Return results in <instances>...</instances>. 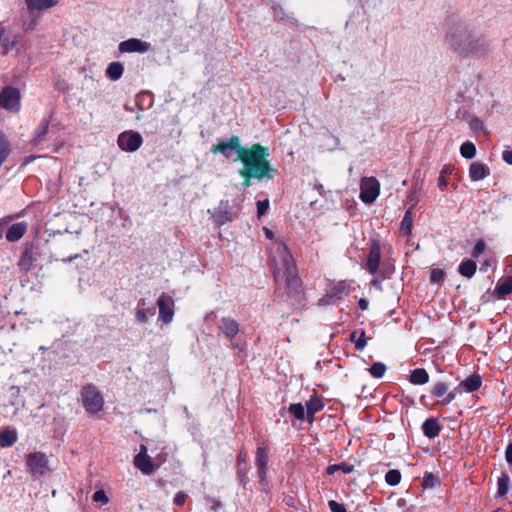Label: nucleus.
I'll use <instances>...</instances> for the list:
<instances>
[{
  "label": "nucleus",
  "mask_w": 512,
  "mask_h": 512,
  "mask_svg": "<svg viewBox=\"0 0 512 512\" xmlns=\"http://www.w3.org/2000/svg\"><path fill=\"white\" fill-rule=\"evenodd\" d=\"M37 258V247L33 243H26L17 265L21 271L27 273L32 270Z\"/></svg>",
  "instance_id": "9b49d317"
},
{
  "label": "nucleus",
  "mask_w": 512,
  "mask_h": 512,
  "mask_svg": "<svg viewBox=\"0 0 512 512\" xmlns=\"http://www.w3.org/2000/svg\"><path fill=\"white\" fill-rule=\"evenodd\" d=\"M218 328L229 340L234 339L239 333V323L231 317H222Z\"/></svg>",
  "instance_id": "dca6fc26"
},
{
  "label": "nucleus",
  "mask_w": 512,
  "mask_h": 512,
  "mask_svg": "<svg viewBox=\"0 0 512 512\" xmlns=\"http://www.w3.org/2000/svg\"><path fill=\"white\" fill-rule=\"evenodd\" d=\"M408 198L412 201L414 200V192H411L408 196Z\"/></svg>",
  "instance_id": "6e6d98bb"
},
{
  "label": "nucleus",
  "mask_w": 512,
  "mask_h": 512,
  "mask_svg": "<svg viewBox=\"0 0 512 512\" xmlns=\"http://www.w3.org/2000/svg\"><path fill=\"white\" fill-rule=\"evenodd\" d=\"M270 266L276 282L284 281L288 294L297 296L302 291V281L297 266L287 245L281 241L274 243L271 249Z\"/></svg>",
  "instance_id": "7ed1b4c3"
},
{
  "label": "nucleus",
  "mask_w": 512,
  "mask_h": 512,
  "mask_svg": "<svg viewBox=\"0 0 512 512\" xmlns=\"http://www.w3.org/2000/svg\"><path fill=\"white\" fill-rule=\"evenodd\" d=\"M460 154L466 159H472L476 155V147L471 141L464 142L460 147Z\"/></svg>",
  "instance_id": "72a5a7b5"
},
{
  "label": "nucleus",
  "mask_w": 512,
  "mask_h": 512,
  "mask_svg": "<svg viewBox=\"0 0 512 512\" xmlns=\"http://www.w3.org/2000/svg\"><path fill=\"white\" fill-rule=\"evenodd\" d=\"M445 279V272L440 268H434L430 273V282L436 284H442Z\"/></svg>",
  "instance_id": "e433bc0d"
},
{
  "label": "nucleus",
  "mask_w": 512,
  "mask_h": 512,
  "mask_svg": "<svg viewBox=\"0 0 512 512\" xmlns=\"http://www.w3.org/2000/svg\"><path fill=\"white\" fill-rule=\"evenodd\" d=\"M187 500V494L183 491H179L175 494L173 503L177 506H183Z\"/></svg>",
  "instance_id": "37998d69"
},
{
  "label": "nucleus",
  "mask_w": 512,
  "mask_h": 512,
  "mask_svg": "<svg viewBox=\"0 0 512 512\" xmlns=\"http://www.w3.org/2000/svg\"><path fill=\"white\" fill-rule=\"evenodd\" d=\"M401 472L397 469L389 470L385 475V481L390 486H396L401 481Z\"/></svg>",
  "instance_id": "f704fd0d"
},
{
  "label": "nucleus",
  "mask_w": 512,
  "mask_h": 512,
  "mask_svg": "<svg viewBox=\"0 0 512 512\" xmlns=\"http://www.w3.org/2000/svg\"><path fill=\"white\" fill-rule=\"evenodd\" d=\"M424 398H425V396H424V395H423V396H421L420 401H421V402H423Z\"/></svg>",
  "instance_id": "bf43d9fd"
},
{
  "label": "nucleus",
  "mask_w": 512,
  "mask_h": 512,
  "mask_svg": "<svg viewBox=\"0 0 512 512\" xmlns=\"http://www.w3.org/2000/svg\"><path fill=\"white\" fill-rule=\"evenodd\" d=\"M92 499L94 502H101L103 504H107L109 502V498L104 490L95 491L92 495Z\"/></svg>",
  "instance_id": "a19ab883"
},
{
  "label": "nucleus",
  "mask_w": 512,
  "mask_h": 512,
  "mask_svg": "<svg viewBox=\"0 0 512 512\" xmlns=\"http://www.w3.org/2000/svg\"><path fill=\"white\" fill-rule=\"evenodd\" d=\"M134 465L145 475L154 471V465L151 457L147 454L146 446L141 445L140 452L134 457Z\"/></svg>",
  "instance_id": "4468645a"
},
{
  "label": "nucleus",
  "mask_w": 512,
  "mask_h": 512,
  "mask_svg": "<svg viewBox=\"0 0 512 512\" xmlns=\"http://www.w3.org/2000/svg\"><path fill=\"white\" fill-rule=\"evenodd\" d=\"M380 193V184L375 177H365L360 184V199L366 204L373 203Z\"/></svg>",
  "instance_id": "423d86ee"
},
{
  "label": "nucleus",
  "mask_w": 512,
  "mask_h": 512,
  "mask_svg": "<svg viewBox=\"0 0 512 512\" xmlns=\"http://www.w3.org/2000/svg\"><path fill=\"white\" fill-rule=\"evenodd\" d=\"M77 257H78V255H77V254H76V255H74V256H70V257L68 258V261H72V260L76 259Z\"/></svg>",
  "instance_id": "4d7b16f0"
},
{
  "label": "nucleus",
  "mask_w": 512,
  "mask_h": 512,
  "mask_svg": "<svg viewBox=\"0 0 512 512\" xmlns=\"http://www.w3.org/2000/svg\"><path fill=\"white\" fill-rule=\"evenodd\" d=\"M342 471L345 474H350L354 470V466L352 464L340 463V464H332L329 465L326 469V473L328 475H333L336 471Z\"/></svg>",
  "instance_id": "2f4dec72"
},
{
  "label": "nucleus",
  "mask_w": 512,
  "mask_h": 512,
  "mask_svg": "<svg viewBox=\"0 0 512 512\" xmlns=\"http://www.w3.org/2000/svg\"><path fill=\"white\" fill-rule=\"evenodd\" d=\"M256 205H257L258 216L261 217L264 214H266V212L269 208V200L265 199V200L257 201Z\"/></svg>",
  "instance_id": "79ce46f5"
},
{
  "label": "nucleus",
  "mask_w": 512,
  "mask_h": 512,
  "mask_svg": "<svg viewBox=\"0 0 512 512\" xmlns=\"http://www.w3.org/2000/svg\"><path fill=\"white\" fill-rule=\"evenodd\" d=\"M453 169H454V167L452 165H445L442 168L440 175H443L446 177L447 175H450L453 172Z\"/></svg>",
  "instance_id": "8fccbe9b"
},
{
  "label": "nucleus",
  "mask_w": 512,
  "mask_h": 512,
  "mask_svg": "<svg viewBox=\"0 0 512 512\" xmlns=\"http://www.w3.org/2000/svg\"><path fill=\"white\" fill-rule=\"evenodd\" d=\"M489 174V168L478 161L472 162L469 167V177L472 181H480Z\"/></svg>",
  "instance_id": "6ab92c4d"
},
{
  "label": "nucleus",
  "mask_w": 512,
  "mask_h": 512,
  "mask_svg": "<svg viewBox=\"0 0 512 512\" xmlns=\"http://www.w3.org/2000/svg\"><path fill=\"white\" fill-rule=\"evenodd\" d=\"M366 337H365V331L364 330H361L360 332V336L357 338V340H355V348L356 350H363L364 347L366 346Z\"/></svg>",
  "instance_id": "c03bdc74"
},
{
  "label": "nucleus",
  "mask_w": 512,
  "mask_h": 512,
  "mask_svg": "<svg viewBox=\"0 0 512 512\" xmlns=\"http://www.w3.org/2000/svg\"><path fill=\"white\" fill-rule=\"evenodd\" d=\"M28 10L42 11L58 5V0H25Z\"/></svg>",
  "instance_id": "412c9836"
},
{
  "label": "nucleus",
  "mask_w": 512,
  "mask_h": 512,
  "mask_svg": "<svg viewBox=\"0 0 512 512\" xmlns=\"http://www.w3.org/2000/svg\"><path fill=\"white\" fill-rule=\"evenodd\" d=\"M0 107L13 113L21 108V94L19 89L13 86H5L0 92Z\"/></svg>",
  "instance_id": "39448f33"
},
{
  "label": "nucleus",
  "mask_w": 512,
  "mask_h": 512,
  "mask_svg": "<svg viewBox=\"0 0 512 512\" xmlns=\"http://www.w3.org/2000/svg\"><path fill=\"white\" fill-rule=\"evenodd\" d=\"M231 150L235 151L243 167L238 171L243 181V188L252 185V180L262 181L274 179L277 169L269 161V149L260 143H254L250 147H243L240 138L233 135L228 141L219 140L210 151L213 154H222L225 158L231 157Z\"/></svg>",
  "instance_id": "f257e3e1"
},
{
  "label": "nucleus",
  "mask_w": 512,
  "mask_h": 512,
  "mask_svg": "<svg viewBox=\"0 0 512 512\" xmlns=\"http://www.w3.org/2000/svg\"><path fill=\"white\" fill-rule=\"evenodd\" d=\"M359 307L362 309V310H366L368 308V301L366 299H360L359 300Z\"/></svg>",
  "instance_id": "3c124183"
},
{
  "label": "nucleus",
  "mask_w": 512,
  "mask_h": 512,
  "mask_svg": "<svg viewBox=\"0 0 512 512\" xmlns=\"http://www.w3.org/2000/svg\"><path fill=\"white\" fill-rule=\"evenodd\" d=\"M438 482L437 477H435L432 473L426 472L423 477V486L425 488H432Z\"/></svg>",
  "instance_id": "ea45409f"
},
{
  "label": "nucleus",
  "mask_w": 512,
  "mask_h": 512,
  "mask_svg": "<svg viewBox=\"0 0 512 512\" xmlns=\"http://www.w3.org/2000/svg\"><path fill=\"white\" fill-rule=\"evenodd\" d=\"M440 431L441 426L436 418H428L422 424V432L427 438H436Z\"/></svg>",
  "instance_id": "aec40b11"
},
{
  "label": "nucleus",
  "mask_w": 512,
  "mask_h": 512,
  "mask_svg": "<svg viewBox=\"0 0 512 512\" xmlns=\"http://www.w3.org/2000/svg\"><path fill=\"white\" fill-rule=\"evenodd\" d=\"M157 306L159 308V321L166 325L171 323L174 317L173 298L166 293H162L157 300Z\"/></svg>",
  "instance_id": "1a4fd4ad"
},
{
  "label": "nucleus",
  "mask_w": 512,
  "mask_h": 512,
  "mask_svg": "<svg viewBox=\"0 0 512 512\" xmlns=\"http://www.w3.org/2000/svg\"><path fill=\"white\" fill-rule=\"evenodd\" d=\"M356 335H357V331L352 332V333H351V335H350V339H351V341H353L354 343H355V340H357V339H356Z\"/></svg>",
  "instance_id": "5fc2aeb1"
},
{
  "label": "nucleus",
  "mask_w": 512,
  "mask_h": 512,
  "mask_svg": "<svg viewBox=\"0 0 512 512\" xmlns=\"http://www.w3.org/2000/svg\"><path fill=\"white\" fill-rule=\"evenodd\" d=\"M505 459L509 464H512V443L508 444L506 447Z\"/></svg>",
  "instance_id": "09e8293b"
},
{
  "label": "nucleus",
  "mask_w": 512,
  "mask_h": 512,
  "mask_svg": "<svg viewBox=\"0 0 512 512\" xmlns=\"http://www.w3.org/2000/svg\"><path fill=\"white\" fill-rule=\"evenodd\" d=\"M324 408V403L322 399L314 393L311 395L310 399L305 404L306 414H307V421L309 423H312L315 419V414L319 411H321Z\"/></svg>",
  "instance_id": "a211bd4d"
},
{
  "label": "nucleus",
  "mask_w": 512,
  "mask_h": 512,
  "mask_svg": "<svg viewBox=\"0 0 512 512\" xmlns=\"http://www.w3.org/2000/svg\"><path fill=\"white\" fill-rule=\"evenodd\" d=\"M502 159L509 165H512V150H504L502 153Z\"/></svg>",
  "instance_id": "49530a36"
},
{
  "label": "nucleus",
  "mask_w": 512,
  "mask_h": 512,
  "mask_svg": "<svg viewBox=\"0 0 512 512\" xmlns=\"http://www.w3.org/2000/svg\"><path fill=\"white\" fill-rule=\"evenodd\" d=\"M430 395L438 398L437 404L441 406L449 405L455 398V391H449V385L445 382L438 381L430 389Z\"/></svg>",
  "instance_id": "9d476101"
},
{
  "label": "nucleus",
  "mask_w": 512,
  "mask_h": 512,
  "mask_svg": "<svg viewBox=\"0 0 512 512\" xmlns=\"http://www.w3.org/2000/svg\"><path fill=\"white\" fill-rule=\"evenodd\" d=\"M438 186L439 188L443 191L447 188L448 186V180L445 176L443 175H440L439 178H438Z\"/></svg>",
  "instance_id": "de8ad7c7"
},
{
  "label": "nucleus",
  "mask_w": 512,
  "mask_h": 512,
  "mask_svg": "<svg viewBox=\"0 0 512 512\" xmlns=\"http://www.w3.org/2000/svg\"><path fill=\"white\" fill-rule=\"evenodd\" d=\"M118 49L121 53H145L150 49V44L137 38H131L122 41L119 44Z\"/></svg>",
  "instance_id": "2eb2a0df"
},
{
  "label": "nucleus",
  "mask_w": 512,
  "mask_h": 512,
  "mask_svg": "<svg viewBox=\"0 0 512 512\" xmlns=\"http://www.w3.org/2000/svg\"><path fill=\"white\" fill-rule=\"evenodd\" d=\"M495 293L498 298H504L512 293V276H508L496 284Z\"/></svg>",
  "instance_id": "4be33fe9"
},
{
  "label": "nucleus",
  "mask_w": 512,
  "mask_h": 512,
  "mask_svg": "<svg viewBox=\"0 0 512 512\" xmlns=\"http://www.w3.org/2000/svg\"><path fill=\"white\" fill-rule=\"evenodd\" d=\"M27 230V222L21 221L14 223L6 231V240L9 242H17L26 234Z\"/></svg>",
  "instance_id": "f3484780"
},
{
  "label": "nucleus",
  "mask_w": 512,
  "mask_h": 512,
  "mask_svg": "<svg viewBox=\"0 0 512 512\" xmlns=\"http://www.w3.org/2000/svg\"><path fill=\"white\" fill-rule=\"evenodd\" d=\"M123 73L124 66L121 62H111L106 69L107 77L113 81L120 79Z\"/></svg>",
  "instance_id": "bb28decb"
},
{
  "label": "nucleus",
  "mask_w": 512,
  "mask_h": 512,
  "mask_svg": "<svg viewBox=\"0 0 512 512\" xmlns=\"http://www.w3.org/2000/svg\"><path fill=\"white\" fill-rule=\"evenodd\" d=\"M125 110H126V111H129V112H132V111H133V108H130V107H128V106H125Z\"/></svg>",
  "instance_id": "13d9d810"
},
{
  "label": "nucleus",
  "mask_w": 512,
  "mask_h": 512,
  "mask_svg": "<svg viewBox=\"0 0 512 512\" xmlns=\"http://www.w3.org/2000/svg\"><path fill=\"white\" fill-rule=\"evenodd\" d=\"M117 143L121 150L135 152L141 147L143 139L138 132L125 131L118 136Z\"/></svg>",
  "instance_id": "0eeeda50"
},
{
  "label": "nucleus",
  "mask_w": 512,
  "mask_h": 512,
  "mask_svg": "<svg viewBox=\"0 0 512 512\" xmlns=\"http://www.w3.org/2000/svg\"><path fill=\"white\" fill-rule=\"evenodd\" d=\"M444 25L446 41L453 51L464 56L484 54L487 51L488 46L485 40L475 36L457 16H448Z\"/></svg>",
  "instance_id": "f03ea898"
},
{
  "label": "nucleus",
  "mask_w": 512,
  "mask_h": 512,
  "mask_svg": "<svg viewBox=\"0 0 512 512\" xmlns=\"http://www.w3.org/2000/svg\"><path fill=\"white\" fill-rule=\"evenodd\" d=\"M328 505L331 512H347L345 506L335 500L329 501Z\"/></svg>",
  "instance_id": "a18cd8bd"
},
{
  "label": "nucleus",
  "mask_w": 512,
  "mask_h": 512,
  "mask_svg": "<svg viewBox=\"0 0 512 512\" xmlns=\"http://www.w3.org/2000/svg\"><path fill=\"white\" fill-rule=\"evenodd\" d=\"M486 249V243L483 239H480L476 242L474 248L471 251V256L473 258H478Z\"/></svg>",
  "instance_id": "58836bf2"
},
{
  "label": "nucleus",
  "mask_w": 512,
  "mask_h": 512,
  "mask_svg": "<svg viewBox=\"0 0 512 512\" xmlns=\"http://www.w3.org/2000/svg\"><path fill=\"white\" fill-rule=\"evenodd\" d=\"M289 413H291L297 420L303 421L307 419L306 409L302 403H292L288 408Z\"/></svg>",
  "instance_id": "7c9ffc66"
},
{
  "label": "nucleus",
  "mask_w": 512,
  "mask_h": 512,
  "mask_svg": "<svg viewBox=\"0 0 512 512\" xmlns=\"http://www.w3.org/2000/svg\"><path fill=\"white\" fill-rule=\"evenodd\" d=\"M18 435L16 430L5 429L0 431V446L11 447L16 443Z\"/></svg>",
  "instance_id": "a878e982"
},
{
  "label": "nucleus",
  "mask_w": 512,
  "mask_h": 512,
  "mask_svg": "<svg viewBox=\"0 0 512 512\" xmlns=\"http://www.w3.org/2000/svg\"><path fill=\"white\" fill-rule=\"evenodd\" d=\"M381 261V247L376 239L369 240V253L367 256V270L370 274L377 273Z\"/></svg>",
  "instance_id": "f8f14e48"
},
{
  "label": "nucleus",
  "mask_w": 512,
  "mask_h": 512,
  "mask_svg": "<svg viewBox=\"0 0 512 512\" xmlns=\"http://www.w3.org/2000/svg\"><path fill=\"white\" fill-rule=\"evenodd\" d=\"M477 270V264L471 259L463 260L458 266V272L466 278H472Z\"/></svg>",
  "instance_id": "5701e85b"
},
{
  "label": "nucleus",
  "mask_w": 512,
  "mask_h": 512,
  "mask_svg": "<svg viewBox=\"0 0 512 512\" xmlns=\"http://www.w3.org/2000/svg\"><path fill=\"white\" fill-rule=\"evenodd\" d=\"M269 449L266 446H258L255 455V465L261 483L266 482L269 459Z\"/></svg>",
  "instance_id": "ddd939ff"
},
{
  "label": "nucleus",
  "mask_w": 512,
  "mask_h": 512,
  "mask_svg": "<svg viewBox=\"0 0 512 512\" xmlns=\"http://www.w3.org/2000/svg\"><path fill=\"white\" fill-rule=\"evenodd\" d=\"M510 484V477L507 473H502L497 480V496L499 498H505Z\"/></svg>",
  "instance_id": "c756f323"
},
{
  "label": "nucleus",
  "mask_w": 512,
  "mask_h": 512,
  "mask_svg": "<svg viewBox=\"0 0 512 512\" xmlns=\"http://www.w3.org/2000/svg\"><path fill=\"white\" fill-rule=\"evenodd\" d=\"M368 370L372 377L381 378L385 374L386 366L382 362H374Z\"/></svg>",
  "instance_id": "c9c22d12"
},
{
  "label": "nucleus",
  "mask_w": 512,
  "mask_h": 512,
  "mask_svg": "<svg viewBox=\"0 0 512 512\" xmlns=\"http://www.w3.org/2000/svg\"><path fill=\"white\" fill-rule=\"evenodd\" d=\"M413 206L410 207L406 212L400 224V231L404 235L409 236L413 227Z\"/></svg>",
  "instance_id": "cd10ccee"
},
{
  "label": "nucleus",
  "mask_w": 512,
  "mask_h": 512,
  "mask_svg": "<svg viewBox=\"0 0 512 512\" xmlns=\"http://www.w3.org/2000/svg\"><path fill=\"white\" fill-rule=\"evenodd\" d=\"M482 384V379L478 374L470 375L468 378L463 380L460 383V386L463 387L466 392L472 393L477 391Z\"/></svg>",
  "instance_id": "393cba45"
},
{
  "label": "nucleus",
  "mask_w": 512,
  "mask_h": 512,
  "mask_svg": "<svg viewBox=\"0 0 512 512\" xmlns=\"http://www.w3.org/2000/svg\"><path fill=\"white\" fill-rule=\"evenodd\" d=\"M409 381L413 385H424L429 382V374L424 368H416L411 371Z\"/></svg>",
  "instance_id": "b1692460"
},
{
  "label": "nucleus",
  "mask_w": 512,
  "mask_h": 512,
  "mask_svg": "<svg viewBox=\"0 0 512 512\" xmlns=\"http://www.w3.org/2000/svg\"><path fill=\"white\" fill-rule=\"evenodd\" d=\"M264 232H265V235L267 238L269 239H273V232L271 230H269L268 228H264Z\"/></svg>",
  "instance_id": "864d4df0"
},
{
  "label": "nucleus",
  "mask_w": 512,
  "mask_h": 512,
  "mask_svg": "<svg viewBox=\"0 0 512 512\" xmlns=\"http://www.w3.org/2000/svg\"><path fill=\"white\" fill-rule=\"evenodd\" d=\"M48 129H49V120L42 119L34 132V137H33L32 141L35 145L40 144V142L44 139V137L48 133Z\"/></svg>",
  "instance_id": "c85d7f7f"
},
{
  "label": "nucleus",
  "mask_w": 512,
  "mask_h": 512,
  "mask_svg": "<svg viewBox=\"0 0 512 512\" xmlns=\"http://www.w3.org/2000/svg\"><path fill=\"white\" fill-rule=\"evenodd\" d=\"M246 454L240 452L237 456V475L241 483H245L246 479V470L243 467L246 464Z\"/></svg>",
  "instance_id": "473e14b6"
},
{
  "label": "nucleus",
  "mask_w": 512,
  "mask_h": 512,
  "mask_svg": "<svg viewBox=\"0 0 512 512\" xmlns=\"http://www.w3.org/2000/svg\"><path fill=\"white\" fill-rule=\"evenodd\" d=\"M155 314V309H138L136 312V319L141 323H146L148 321V316H153Z\"/></svg>",
  "instance_id": "4c0bfd02"
},
{
  "label": "nucleus",
  "mask_w": 512,
  "mask_h": 512,
  "mask_svg": "<svg viewBox=\"0 0 512 512\" xmlns=\"http://www.w3.org/2000/svg\"><path fill=\"white\" fill-rule=\"evenodd\" d=\"M26 463L31 474L35 476H42L48 470V460L42 452L29 453Z\"/></svg>",
  "instance_id": "6e6552de"
},
{
  "label": "nucleus",
  "mask_w": 512,
  "mask_h": 512,
  "mask_svg": "<svg viewBox=\"0 0 512 512\" xmlns=\"http://www.w3.org/2000/svg\"><path fill=\"white\" fill-rule=\"evenodd\" d=\"M81 398L83 407L88 413L96 414L103 409L104 399L96 386L85 385L81 391Z\"/></svg>",
  "instance_id": "20e7f679"
},
{
  "label": "nucleus",
  "mask_w": 512,
  "mask_h": 512,
  "mask_svg": "<svg viewBox=\"0 0 512 512\" xmlns=\"http://www.w3.org/2000/svg\"><path fill=\"white\" fill-rule=\"evenodd\" d=\"M12 219V217H8V218H2L0 220V228L3 227L4 225L8 224V222Z\"/></svg>",
  "instance_id": "603ef678"
}]
</instances>
